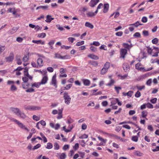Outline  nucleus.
I'll return each mask as SVG.
<instances>
[{
	"label": "nucleus",
	"mask_w": 159,
	"mask_h": 159,
	"mask_svg": "<svg viewBox=\"0 0 159 159\" xmlns=\"http://www.w3.org/2000/svg\"><path fill=\"white\" fill-rule=\"evenodd\" d=\"M10 110L13 114L22 119H24L27 117L26 115L18 108L11 107Z\"/></svg>",
	"instance_id": "nucleus-1"
},
{
	"label": "nucleus",
	"mask_w": 159,
	"mask_h": 159,
	"mask_svg": "<svg viewBox=\"0 0 159 159\" xmlns=\"http://www.w3.org/2000/svg\"><path fill=\"white\" fill-rule=\"evenodd\" d=\"M63 98L65 103L69 105L70 103L71 98L67 93H65L63 94Z\"/></svg>",
	"instance_id": "nucleus-2"
},
{
	"label": "nucleus",
	"mask_w": 159,
	"mask_h": 159,
	"mask_svg": "<svg viewBox=\"0 0 159 159\" xmlns=\"http://www.w3.org/2000/svg\"><path fill=\"white\" fill-rule=\"evenodd\" d=\"M141 64L140 63L138 62L135 65V68L136 69L140 70L143 71H150L153 69V67H150L148 68L144 69V67H140V66H141Z\"/></svg>",
	"instance_id": "nucleus-3"
},
{
	"label": "nucleus",
	"mask_w": 159,
	"mask_h": 159,
	"mask_svg": "<svg viewBox=\"0 0 159 159\" xmlns=\"http://www.w3.org/2000/svg\"><path fill=\"white\" fill-rule=\"evenodd\" d=\"M38 56L40 57L38 58L37 60V63L39 67V68L43 66V60L42 58H44V57L42 56H40L39 54Z\"/></svg>",
	"instance_id": "nucleus-4"
},
{
	"label": "nucleus",
	"mask_w": 159,
	"mask_h": 159,
	"mask_svg": "<svg viewBox=\"0 0 159 159\" xmlns=\"http://www.w3.org/2000/svg\"><path fill=\"white\" fill-rule=\"evenodd\" d=\"M25 109V110H36L39 109V107L35 106H26L24 107Z\"/></svg>",
	"instance_id": "nucleus-5"
},
{
	"label": "nucleus",
	"mask_w": 159,
	"mask_h": 159,
	"mask_svg": "<svg viewBox=\"0 0 159 159\" xmlns=\"http://www.w3.org/2000/svg\"><path fill=\"white\" fill-rule=\"evenodd\" d=\"M28 79L32 80V77L30 75L28 72H27L26 73H25V75L22 79L24 82H26L28 80Z\"/></svg>",
	"instance_id": "nucleus-6"
},
{
	"label": "nucleus",
	"mask_w": 159,
	"mask_h": 159,
	"mask_svg": "<svg viewBox=\"0 0 159 159\" xmlns=\"http://www.w3.org/2000/svg\"><path fill=\"white\" fill-rule=\"evenodd\" d=\"M14 57V55L13 52H11L9 56L6 57L5 59L7 62H11L12 61Z\"/></svg>",
	"instance_id": "nucleus-7"
},
{
	"label": "nucleus",
	"mask_w": 159,
	"mask_h": 159,
	"mask_svg": "<svg viewBox=\"0 0 159 159\" xmlns=\"http://www.w3.org/2000/svg\"><path fill=\"white\" fill-rule=\"evenodd\" d=\"M127 52V50L125 48H121L120 49V57L124 58Z\"/></svg>",
	"instance_id": "nucleus-8"
},
{
	"label": "nucleus",
	"mask_w": 159,
	"mask_h": 159,
	"mask_svg": "<svg viewBox=\"0 0 159 159\" xmlns=\"http://www.w3.org/2000/svg\"><path fill=\"white\" fill-rule=\"evenodd\" d=\"M48 80V75L43 76L41 81L40 83L41 85H43L46 84Z\"/></svg>",
	"instance_id": "nucleus-9"
},
{
	"label": "nucleus",
	"mask_w": 159,
	"mask_h": 159,
	"mask_svg": "<svg viewBox=\"0 0 159 159\" xmlns=\"http://www.w3.org/2000/svg\"><path fill=\"white\" fill-rule=\"evenodd\" d=\"M99 0H91L89 3L90 7H93L99 2Z\"/></svg>",
	"instance_id": "nucleus-10"
},
{
	"label": "nucleus",
	"mask_w": 159,
	"mask_h": 159,
	"mask_svg": "<svg viewBox=\"0 0 159 159\" xmlns=\"http://www.w3.org/2000/svg\"><path fill=\"white\" fill-rule=\"evenodd\" d=\"M19 127L20 128L25 129L27 131H29V130L28 129V128L25 126L23 124L20 122L19 121L17 124Z\"/></svg>",
	"instance_id": "nucleus-11"
},
{
	"label": "nucleus",
	"mask_w": 159,
	"mask_h": 159,
	"mask_svg": "<svg viewBox=\"0 0 159 159\" xmlns=\"http://www.w3.org/2000/svg\"><path fill=\"white\" fill-rule=\"evenodd\" d=\"M56 75H54L52 77V81H51V84L52 85H53L56 88L57 87V80H56Z\"/></svg>",
	"instance_id": "nucleus-12"
},
{
	"label": "nucleus",
	"mask_w": 159,
	"mask_h": 159,
	"mask_svg": "<svg viewBox=\"0 0 159 159\" xmlns=\"http://www.w3.org/2000/svg\"><path fill=\"white\" fill-rule=\"evenodd\" d=\"M18 29L17 27H13L10 30L8 31V33L9 34H12L16 33Z\"/></svg>",
	"instance_id": "nucleus-13"
},
{
	"label": "nucleus",
	"mask_w": 159,
	"mask_h": 159,
	"mask_svg": "<svg viewBox=\"0 0 159 159\" xmlns=\"http://www.w3.org/2000/svg\"><path fill=\"white\" fill-rule=\"evenodd\" d=\"M118 98H110V100H111V106L116 104L118 102Z\"/></svg>",
	"instance_id": "nucleus-14"
},
{
	"label": "nucleus",
	"mask_w": 159,
	"mask_h": 159,
	"mask_svg": "<svg viewBox=\"0 0 159 159\" xmlns=\"http://www.w3.org/2000/svg\"><path fill=\"white\" fill-rule=\"evenodd\" d=\"M54 19V18H52V16L50 15H48L46 16V20L45 21L47 23H50L51 21Z\"/></svg>",
	"instance_id": "nucleus-15"
},
{
	"label": "nucleus",
	"mask_w": 159,
	"mask_h": 159,
	"mask_svg": "<svg viewBox=\"0 0 159 159\" xmlns=\"http://www.w3.org/2000/svg\"><path fill=\"white\" fill-rule=\"evenodd\" d=\"M109 8V4L108 3L105 4L104 5L103 12L104 13L107 12Z\"/></svg>",
	"instance_id": "nucleus-16"
},
{
	"label": "nucleus",
	"mask_w": 159,
	"mask_h": 159,
	"mask_svg": "<svg viewBox=\"0 0 159 159\" xmlns=\"http://www.w3.org/2000/svg\"><path fill=\"white\" fill-rule=\"evenodd\" d=\"M123 68L124 69V70L126 72L127 71H129L130 69L128 63H124L123 66Z\"/></svg>",
	"instance_id": "nucleus-17"
},
{
	"label": "nucleus",
	"mask_w": 159,
	"mask_h": 159,
	"mask_svg": "<svg viewBox=\"0 0 159 159\" xmlns=\"http://www.w3.org/2000/svg\"><path fill=\"white\" fill-rule=\"evenodd\" d=\"M32 42L33 43H36L37 44H41L42 45H43L45 44L44 42L41 40H33L32 41Z\"/></svg>",
	"instance_id": "nucleus-18"
},
{
	"label": "nucleus",
	"mask_w": 159,
	"mask_h": 159,
	"mask_svg": "<svg viewBox=\"0 0 159 159\" xmlns=\"http://www.w3.org/2000/svg\"><path fill=\"white\" fill-rule=\"evenodd\" d=\"M54 58H58L61 59H65L66 58V56L62 57L61 56L60 54L58 53H55V54Z\"/></svg>",
	"instance_id": "nucleus-19"
},
{
	"label": "nucleus",
	"mask_w": 159,
	"mask_h": 159,
	"mask_svg": "<svg viewBox=\"0 0 159 159\" xmlns=\"http://www.w3.org/2000/svg\"><path fill=\"white\" fill-rule=\"evenodd\" d=\"M86 16L88 17L91 18L94 16L95 13L92 11H89L86 14Z\"/></svg>",
	"instance_id": "nucleus-20"
},
{
	"label": "nucleus",
	"mask_w": 159,
	"mask_h": 159,
	"mask_svg": "<svg viewBox=\"0 0 159 159\" xmlns=\"http://www.w3.org/2000/svg\"><path fill=\"white\" fill-rule=\"evenodd\" d=\"M84 84L86 86H89L90 83V82L89 80L88 79H83L82 80Z\"/></svg>",
	"instance_id": "nucleus-21"
},
{
	"label": "nucleus",
	"mask_w": 159,
	"mask_h": 159,
	"mask_svg": "<svg viewBox=\"0 0 159 159\" xmlns=\"http://www.w3.org/2000/svg\"><path fill=\"white\" fill-rule=\"evenodd\" d=\"M41 85L40 82H34L31 84V86L32 87H35L36 88H39L40 86Z\"/></svg>",
	"instance_id": "nucleus-22"
},
{
	"label": "nucleus",
	"mask_w": 159,
	"mask_h": 159,
	"mask_svg": "<svg viewBox=\"0 0 159 159\" xmlns=\"http://www.w3.org/2000/svg\"><path fill=\"white\" fill-rule=\"evenodd\" d=\"M85 26L86 27H89L91 29H92L94 27L93 25L91 23L88 22H87L85 23Z\"/></svg>",
	"instance_id": "nucleus-23"
},
{
	"label": "nucleus",
	"mask_w": 159,
	"mask_h": 159,
	"mask_svg": "<svg viewBox=\"0 0 159 159\" xmlns=\"http://www.w3.org/2000/svg\"><path fill=\"white\" fill-rule=\"evenodd\" d=\"M142 25V24L140 23L139 21H137L134 24H129V25H133L134 27H137L139 26Z\"/></svg>",
	"instance_id": "nucleus-24"
},
{
	"label": "nucleus",
	"mask_w": 159,
	"mask_h": 159,
	"mask_svg": "<svg viewBox=\"0 0 159 159\" xmlns=\"http://www.w3.org/2000/svg\"><path fill=\"white\" fill-rule=\"evenodd\" d=\"M148 114V112L146 111H143L141 113L142 116V117L145 118L147 120L148 119L146 118Z\"/></svg>",
	"instance_id": "nucleus-25"
},
{
	"label": "nucleus",
	"mask_w": 159,
	"mask_h": 159,
	"mask_svg": "<svg viewBox=\"0 0 159 159\" xmlns=\"http://www.w3.org/2000/svg\"><path fill=\"white\" fill-rule=\"evenodd\" d=\"M22 85L23 89H26L28 88L29 84L27 83L24 82L22 83Z\"/></svg>",
	"instance_id": "nucleus-26"
},
{
	"label": "nucleus",
	"mask_w": 159,
	"mask_h": 159,
	"mask_svg": "<svg viewBox=\"0 0 159 159\" xmlns=\"http://www.w3.org/2000/svg\"><path fill=\"white\" fill-rule=\"evenodd\" d=\"M123 46L125 48L129 49L132 47V45H129L127 43H123Z\"/></svg>",
	"instance_id": "nucleus-27"
},
{
	"label": "nucleus",
	"mask_w": 159,
	"mask_h": 159,
	"mask_svg": "<svg viewBox=\"0 0 159 159\" xmlns=\"http://www.w3.org/2000/svg\"><path fill=\"white\" fill-rule=\"evenodd\" d=\"M98 139L101 141V143L106 144V143L107 141V140L106 139H104L100 136H98Z\"/></svg>",
	"instance_id": "nucleus-28"
},
{
	"label": "nucleus",
	"mask_w": 159,
	"mask_h": 159,
	"mask_svg": "<svg viewBox=\"0 0 159 159\" xmlns=\"http://www.w3.org/2000/svg\"><path fill=\"white\" fill-rule=\"evenodd\" d=\"M8 11L9 12L12 13L13 15L16 14V11L15 10V8H10L8 9Z\"/></svg>",
	"instance_id": "nucleus-29"
},
{
	"label": "nucleus",
	"mask_w": 159,
	"mask_h": 159,
	"mask_svg": "<svg viewBox=\"0 0 159 159\" xmlns=\"http://www.w3.org/2000/svg\"><path fill=\"white\" fill-rule=\"evenodd\" d=\"M88 56L89 57L93 59L98 60L99 58L98 56L90 54Z\"/></svg>",
	"instance_id": "nucleus-30"
},
{
	"label": "nucleus",
	"mask_w": 159,
	"mask_h": 159,
	"mask_svg": "<svg viewBox=\"0 0 159 159\" xmlns=\"http://www.w3.org/2000/svg\"><path fill=\"white\" fill-rule=\"evenodd\" d=\"M134 154L139 157L142 156L143 155L142 153L138 151H135L134 152Z\"/></svg>",
	"instance_id": "nucleus-31"
},
{
	"label": "nucleus",
	"mask_w": 159,
	"mask_h": 159,
	"mask_svg": "<svg viewBox=\"0 0 159 159\" xmlns=\"http://www.w3.org/2000/svg\"><path fill=\"white\" fill-rule=\"evenodd\" d=\"M136 87L138 90H142L145 89V86L144 85L140 86L138 85H137L136 86Z\"/></svg>",
	"instance_id": "nucleus-32"
},
{
	"label": "nucleus",
	"mask_w": 159,
	"mask_h": 159,
	"mask_svg": "<svg viewBox=\"0 0 159 159\" xmlns=\"http://www.w3.org/2000/svg\"><path fill=\"white\" fill-rule=\"evenodd\" d=\"M114 89L116 90V92L117 94H119L120 93V90L122 89L121 87L119 86H115Z\"/></svg>",
	"instance_id": "nucleus-33"
},
{
	"label": "nucleus",
	"mask_w": 159,
	"mask_h": 159,
	"mask_svg": "<svg viewBox=\"0 0 159 159\" xmlns=\"http://www.w3.org/2000/svg\"><path fill=\"white\" fill-rule=\"evenodd\" d=\"M46 34L44 33H42L41 34H39L37 37L39 38H44L45 37Z\"/></svg>",
	"instance_id": "nucleus-34"
},
{
	"label": "nucleus",
	"mask_w": 159,
	"mask_h": 159,
	"mask_svg": "<svg viewBox=\"0 0 159 159\" xmlns=\"http://www.w3.org/2000/svg\"><path fill=\"white\" fill-rule=\"evenodd\" d=\"M115 83V81L112 79H111L110 82L106 84L107 86H111Z\"/></svg>",
	"instance_id": "nucleus-35"
},
{
	"label": "nucleus",
	"mask_w": 159,
	"mask_h": 159,
	"mask_svg": "<svg viewBox=\"0 0 159 159\" xmlns=\"http://www.w3.org/2000/svg\"><path fill=\"white\" fill-rule=\"evenodd\" d=\"M52 144L50 143H47V146L46 147L48 149H51L52 148Z\"/></svg>",
	"instance_id": "nucleus-36"
},
{
	"label": "nucleus",
	"mask_w": 159,
	"mask_h": 159,
	"mask_svg": "<svg viewBox=\"0 0 159 159\" xmlns=\"http://www.w3.org/2000/svg\"><path fill=\"white\" fill-rule=\"evenodd\" d=\"M72 129V128H71L70 129H66L65 126L63 127L62 128V130H64L65 132L68 133L70 132Z\"/></svg>",
	"instance_id": "nucleus-37"
},
{
	"label": "nucleus",
	"mask_w": 159,
	"mask_h": 159,
	"mask_svg": "<svg viewBox=\"0 0 159 159\" xmlns=\"http://www.w3.org/2000/svg\"><path fill=\"white\" fill-rule=\"evenodd\" d=\"M138 137L137 136H133L132 138V140L134 142H137L138 140Z\"/></svg>",
	"instance_id": "nucleus-38"
},
{
	"label": "nucleus",
	"mask_w": 159,
	"mask_h": 159,
	"mask_svg": "<svg viewBox=\"0 0 159 159\" xmlns=\"http://www.w3.org/2000/svg\"><path fill=\"white\" fill-rule=\"evenodd\" d=\"M110 63L108 62H107L105 64L104 68H105V69H109V68L110 67Z\"/></svg>",
	"instance_id": "nucleus-39"
},
{
	"label": "nucleus",
	"mask_w": 159,
	"mask_h": 159,
	"mask_svg": "<svg viewBox=\"0 0 159 159\" xmlns=\"http://www.w3.org/2000/svg\"><path fill=\"white\" fill-rule=\"evenodd\" d=\"M54 149L55 150H58L59 148V146L57 143H54Z\"/></svg>",
	"instance_id": "nucleus-40"
},
{
	"label": "nucleus",
	"mask_w": 159,
	"mask_h": 159,
	"mask_svg": "<svg viewBox=\"0 0 159 159\" xmlns=\"http://www.w3.org/2000/svg\"><path fill=\"white\" fill-rule=\"evenodd\" d=\"M33 118L34 120L38 121L40 119V117L37 116L35 115H34L33 116Z\"/></svg>",
	"instance_id": "nucleus-41"
},
{
	"label": "nucleus",
	"mask_w": 159,
	"mask_h": 159,
	"mask_svg": "<svg viewBox=\"0 0 159 159\" xmlns=\"http://www.w3.org/2000/svg\"><path fill=\"white\" fill-rule=\"evenodd\" d=\"M43 76L48 75H47V71L46 69H43L41 71V73Z\"/></svg>",
	"instance_id": "nucleus-42"
},
{
	"label": "nucleus",
	"mask_w": 159,
	"mask_h": 159,
	"mask_svg": "<svg viewBox=\"0 0 159 159\" xmlns=\"http://www.w3.org/2000/svg\"><path fill=\"white\" fill-rule=\"evenodd\" d=\"M31 66L34 67L35 68H39V67L37 64H36L34 61H32L31 63Z\"/></svg>",
	"instance_id": "nucleus-43"
},
{
	"label": "nucleus",
	"mask_w": 159,
	"mask_h": 159,
	"mask_svg": "<svg viewBox=\"0 0 159 159\" xmlns=\"http://www.w3.org/2000/svg\"><path fill=\"white\" fill-rule=\"evenodd\" d=\"M141 95V93L139 91H137L135 94V96L137 98H139Z\"/></svg>",
	"instance_id": "nucleus-44"
},
{
	"label": "nucleus",
	"mask_w": 159,
	"mask_h": 159,
	"mask_svg": "<svg viewBox=\"0 0 159 159\" xmlns=\"http://www.w3.org/2000/svg\"><path fill=\"white\" fill-rule=\"evenodd\" d=\"M66 157V154L64 153H62L61 154L60 158V159H65Z\"/></svg>",
	"instance_id": "nucleus-45"
},
{
	"label": "nucleus",
	"mask_w": 159,
	"mask_h": 159,
	"mask_svg": "<svg viewBox=\"0 0 159 159\" xmlns=\"http://www.w3.org/2000/svg\"><path fill=\"white\" fill-rule=\"evenodd\" d=\"M84 41H82L80 42H79L76 43V46H79L80 45L84 44Z\"/></svg>",
	"instance_id": "nucleus-46"
},
{
	"label": "nucleus",
	"mask_w": 159,
	"mask_h": 159,
	"mask_svg": "<svg viewBox=\"0 0 159 159\" xmlns=\"http://www.w3.org/2000/svg\"><path fill=\"white\" fill-rule=\"evenodd\" d=\"M68 40L71 43H72L74 42V41L75 40V39L72 37H69L68 38Z\"/></svg>",
	"instance_id": "nucleus-47"
},
{
	"label": "nucleus",
	"mask_w": 159,
	"mask_h": 159,
	"mask_svg": "<svg viewBox=\"0 0 159 159\" xmlns=\"http://www.w3.org/2000/svg\"><path fill=\"white\" fill-rule=\"evenodd\" d=\"M29 59V56L28 55H25L23 59V61L24 62H26Z\"/></svg>",
	"instance_id": "nucleus-48"
},
{
	"label": "nucleus",
	"mask_w": 159,
	"mask_h": 159,
	"mask_svg": "<svg viewBox=\"0 0 159 159\" xmlns=\"http://www.w3.org/2000/svg\"><path fill=\"white\" fill-rule=\"evenodd\" d=\"M90 45H95L96 46H99L100 45V44L98 42L94 41V42H93V43H91L90 44Z\"/></svg>",
	"instance_id": "nucleus-49"
},
{
	"label": "nucleus",
	"mask_w": 159,
	"mask_h": 159,
	"mask_svg": "<svg viewBox=\"0 0 159 159\" xmlns=\"http://www.w3.org/2000/svg\"><path fill=\"white\" fill-rule=\"evenodd\" d=\"M119 76L120 77V79H121L124 80L128 77V75L127 74H125L123 75H119Z\"/></svg>",
	"instance_id": "nucleus-50"
},
{
	"label": "nucleus",
	"mask_w": 159,
	"mask_h": 159,
	"mask_svg": "<svg viewBox=\"0 0 159 159\" xmlns=\"http://www.w3.org/2000/svg\"><path fill=\"white\" fill-rule=\"evenodd\" d=\"M148 21L147 18L146 16H143L141 20V21L143 23H146Z\"/></svg>",
	"instance_id": "nucleus-51"
},
{
	"label": "nucleus",
	"mask_w": 159,
	"mask_h": 159,
	"mask_svg": "<svg viewBox=\"0 0 159 159\" xmlns=\"http://www.w3.org/2000/svg\"><path fill=\"white\" fill-rule=\"evenodd\" d=\"M25 91L26 92H28V93H31V92H34L35 91L32 88H30L28 89H27V90H26Z\"/></svg>",
	"instance_id": "nucleus-52"
},
{
	"label": "nucleus",
	"mask_w": 159,
	"mask_h": 159,
	"mask_svg": "<svg viewBox=\"0 0 159 159\" xmlns=\"http://www.w3.org/2000/svg\"><path fill=\"white\" fill-rule=\"evenodd\" d=\"M133 36L136 38H140L141 36V35L139 33L136 32L134 34Z\"/></svg>",
	"instance_id": "nucleus-53"
},
{
	"label": "nucleus",
	"mask_w": 159,
	"mask_h": 159,
	"mask_svg": "<svg viewBox=\"0 0 159 159\" xmlns=\"http://www.w3.org/2000/svg\"><path fill=\"white\" fill-rule=\"evenodd\" d=\"M107 69H106L103 67L101 70V74L102 75L105 74L107 71Z\"/></svg>",
	"instance_id": "nucleus-54"
},
{
	"label": "nucleus",
	"mask_w": 159,
	"mask_h": 159,
	"mask_svg": "<svg viewBox=\"0 0 159 159\" xmlns=\"http://www.w3.org/2000/svg\"><path fill=\"white\" fill-rule=\"evenodd\" d=\"M146 107L148 108L152 109L153 108V106L150 103H148L146 104Z\"/></svg>",
	"instance_id": "nucleus-55"
},
{
	"label": "nucleus",
	"mask_w": 159,
	"mask_h": 159,
	"mask_svg": "<svg viewBox=\"0 0 159 159\" xmlns=\"http://www.w3.org/2000/svg\"><path fill=\"white\" fill-rule=\"evenodd\" d=\"M158 42V39L157 38H155L152 40V43L153 44H157Z\"/></svg>",
	"instance_id": "nucleus-56"
},
{
	"label": "nucleus",
	"mask_w": 159,
	"mask_h": 159,
	"mask_svg": "<svg viewBox=\"0 0 159 159\" xmlns=\"http://www.w3.org/2000/svg\"><path fill=\"white\" fill-rule=\"evenodd\" d=\"M115 137L116 139L122 141H125V140H124L120 137L118 136L117 135H115Z\"/></svg>",
	"instance_id": "nucleus-57"
},
{
	"label": "nucleus",
	"mask_w": 159,
	"mask_h": 159,
	"mask_svg": "<svg viewBox=\"0 0 159 159\" xmlns=\"http://www.w3.org/2000/svg\"><path fill=\"white\" fill-rule=\"evenodd\" d=\"M56 26L57 27V29L61 31H63L64 30L63 28L59 24L56 25Z\"/></svg>",
	"instance_id": "nucleus-58"
},
{
	"label": "nucleus",
	"mask_w": 159,
	"mask_h": 159,
	"mask_svg": "<svg viewBox=\"0 0 159 159\" xmlns=\"http://www.w3.org/2000/svg\"><path fill=\"white\" fill-rule=\"evenodd\" d=\"M72 86V84H70L66 85V86L65 87V89L66 90H69Z\"/></svg>",
	"instance_id": "nucleus-59"
},
{
	"label": "nucleus",
	"mask_w": 159,
	"mask_h": 159,
	"mask_svg": "<svg viewBox=\"0 0 159 159\" xmlns=\"http://www.w3.org/2000/svg\"><path fill=\"white\" fill-rule=\"evenodd\" d=\"M42 29V27H40L38 25H35V27H34V29L36 31H38L39 30H41Z\"/></svg>",
	"instance_id": "nucleus-60"
},
{
	"label": "nucleus",
	"mask_w": 159,
	"mask_h": 159,
	"mask_svg": "<svg viewBox=\"0 0 159 159\" xmlns=\"http://www.w3.org/2000/svg\"><path fill=\"white\" fill-rule=\"evenodd\" d=\"M90 63L91 65L95 66H96L98 65V63L97 62L94 61H91Z\"/></svg>",
	"instance_id": "nucleus-61"
},
{
	"label": "nucleus",
	"mask_w": 159,
	"mask_h": 159,
	"mask_svg": "<svg viewBox=\"0 0 159 159\" xmlns=\"http://www.w3.org/2000/svg\"><path fill=\"white\" fill-rule=\"evenodd\" d=\"M152 79H149L148 80L146 83V84L148 86H150L151 85V84L152 83Z\"/></svg>",
	"instance_id": "nucleus-62"
},
{
	"label": "nucleus",
	"mask_w": 159,
	"mask_h": 159,
	"mask_svg": "<svg viewBox=\"0 0 159 159\" xmlns=\"http://www.w3.org/2000/svg\"><path fill=\"white\" fill-rule=\"evenodd\" d=\"M79 147V145L78 143H76L73 147V148L75 150H76Z\"/></svg>",
	"instance_id": "nucleus-63"
},
{
	"label": "nucleus",
	"mask_w": 159,
	"mask_h": 159,
	"mask_svg": "<svg viewBox=\"0 0 159 159\" xmlns=\"http://www.w3.org/2000/svg\"><path fill=\"white\" fill-rule=\"evenodd\" d=\"M157 99L156 98H154L151 99L150 101V102L153 104H155L156 103L157 101Z\"/></svg>",
	"instance_id": "nucleus-64"
}]
</instances>
